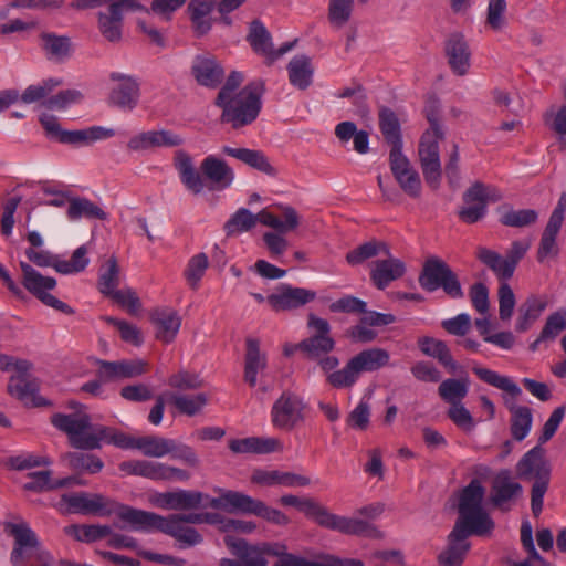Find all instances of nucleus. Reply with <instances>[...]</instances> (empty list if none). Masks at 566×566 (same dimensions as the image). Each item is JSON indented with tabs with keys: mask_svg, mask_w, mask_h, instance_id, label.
Here are the masks:
<instances>
[{
	"mask_svg": "<svg viewBox=\"0 0 566 566\" xmlns=\"http://www.w3.org/2000/svg\"><path fill=\"white\" fill-rule=\"evenodd\" d=\"M229 448L234 453H258L265 454L281 449V442L275 438L250 437L244 439H233L229 442Z\"/></svg>",
	"mask_w": 566,
	"mask_h": 566,
	"instance_id": "e433bc0d",
	"label": "nucleus"
},
{
	"mask_svg": "<svg viewBox=\"0 0 566 566\" xmlns=\"http://www.w3.org/2000/svg\"><path fill=\"white\" fill-rule=\"evenodd\" d=\"M156 328V338L163 343H171L181 326V317L171 308H158L151 314Z\"/></svg>",
	"mask_w": 566,
	"mask_h": 566,
	"instance_id": "473e14b6",
	"label": "nucleus"
},
{
	"mask_svg": "<svg viewBox=\"0 0 566 566\" xmlns=\"http://www.w3.org/2000/svg\"><path fill=\"white\" fill-rule=\"evenodd\" d=\"M419 284L428 292L442 289L449 297L454 300L464 296L458 275L438 256H429L426 260L419 275Z\"/></svg>",
	"mask_w": 566,
	"mask_h": 566,
	"instance_id": "1a4fd4ad",
	"label": "nucleus"
},
{
	"mask_svg": "<svg viewBox=\"0 0 566 566\" xmlns=\"http://www.w3.org/2000/svg\"><path fill=\"white\" fill-rule=\"evenodd\" d=\"M174 167L181 184L195 196L201 195L206 188V180L210 190L222 191L228 189L234 180L233 169L214 155L207 156L200 165L202 175L197 170L191 156L185 150H177L174 155Z\"/></svg>",
	"mask_w": 566,
	"mask_h": 566,
	"instance_id": "f03ea898",
	"label": "nucleus"
},
{
	"mask_svg": "<svg viewBox=\"0 0 566 566\" xmlns=\"http://www.w3.org/2000/svg\"><path fill=\"white\" fill-rule=\"evenodd\" d=\"M56 286V280L51 276H44L38 273V300L44 305L66 315L74 314V310L63 301L51 294Z\"/></svg>",
	"mask_w": 566,
	"mask_h": 566,
	"instance_id": "3c124183",
	"label": "nucleus"
},
{
	"mask_svg": "<svg viewBox=\"0 0 566 566\" xmlns=\"http://www.w3.org/2000/svg\"><path fill=\"white\" fill-rule=\"evenodd\" d=\"M446 54L451 70L457 75H464L470 69L471 52L464 36L451 34L446 43Z\"/></svg>",
	"mask_w": 566,
	"mask_h": 566,
	"instance_id": "cd10ccee",
	"label": "nucleus"
},
{
	"mask_svg": "<svg viewBox=\"0 0 566 566\" xmlns=\"http://www.w3.org/2000/svg\"><path fill=\"white\" fill-rule=\"evenodd\" d=\"M316 523L321 526L348 535L368 537H375L378 535V531L373 524L360 518L333 514L328 512L324 506L322 507Z\"/></svg>",
	"mask_w": 566,
	"mask_h": 566,
	"instance_id": "a211bd4d",
	"label": "nucleus"
},
{
	"mask_svg": "<svg viewBox=\"0 0 566 566\" xmlns=\"http://www.w3.org/2000/svg\"><path fill=\"white\" fill-rule=\"evenodd\" d=\"M251 481L253 483L265 485V486H274L281 485L285 488H295V486H306L311 483L307 476L280 471V470H255L252 473Z\"/></svg>",
	"mask_w": 566,
	"mask_h": 566,
	"instance_id": "c85d7f7f",
	"label": "nucleus"
},
{
	"mask_svg": "<svg viewBox=\"0 0 566 566\" xmlns=\"http://www.w3.org/2000/svg\"><path fill=\"white\" fill-rule=\"evenodd\" d=\"M384 259L376 260L370 272V279L375 286L385 290L392 281L400 279L405 272V263L392 256L388 249V254H381Z\"/></svg>",
	"mask_w": 566,
	"mask_h": 566,
	"instance_id": "b1692460",
	"label": "nucleus"
},
{
	"mask_svg": "<svg viewBox=\"0 0 566 566\" xmlns=\"http://www.w3.org/2000/svg\"><path fill=\"white\" fill-rule=\"evenodd\" d=\"M63 84L60 77H48L38 85V106L51 111H64L82 101L83 95L77 90H64L53 94Z\"/></svg>",
	"mask_w": 566,
	"mask_h": 566,
	"instance_id": "4468645a",
	"label": "nucleus"
},
{
	"mask_svg": "<svg viewBox=\"0 0 566 566\" xmlns=\"http://www.w3.org/2000/svg\"><path fill=\"white\" fill-rule=\"evenodd\" d=\"M60 512L64 514H82L95 516L117 515L120 505L114 500L99 493L77 492L62 495L56 504Z\"/></svg>",
	"mask_w": 566,
	"mask_h": 566,
	"instance_id": "6e6552de",
	"label": "nucleus"
},
{
	"mask_svg": "<svg viewBox=\"0 0 566 566\" xmlns=\"http://www.w3.org/2000/svg\"><path fill=\"white\" fill-rule=\"evenodd\" d=\"M548 305L545 295H530L518 308L515 329L526 332L541 317Z\"/></svg>",
	"mask_w": 566,
	"mask_h": 566,
	"instance_id": "f704fd0d",
	"label": "nucleus"
},
{
	"mask_svg": "<svg viewBox=\"0 0 566 566\" xmlns=\"http://www.w3.org/2000/svg\"><path fill=\"white\" fill-rule=\"evenodd\" d=\"M88 249L86 245L78 247L71 255L70 260H61L57 264V272L64 275L83 272L88 263Z\"/></svg>",
	"mask_w": 566,
	"mask_h": 566,
	"instance_id": "69168bd1",
	"label": "nucleus"
},
{
	"mask_svg": "<svg viewBox=\"0 0 566 566\" xmlns=\"http://www.w3.org/2000/svg\"><path fill=\"white\" fill-rule=\"evenodd\" d=\"M388 254V245L385 242L371 240L358 245L346 254V261L350 265H358L374 256Z\"/></svg>",
	"mask_w": 566,
	"mask_h": 566,
	"instance_id": "4d7b16f0",
	"label": "nucleus"
},
{
	"mask_svg": "<svg viewBox=\"0 0 566 566\" xmlns=\"http://www.w3.org/2000/svg\"><path fill=\"white\" fill-rule=\"evenodd\" d=\"M280 503L284 506H293L300 512L304 513L307 517L317 522L322 505L310 497H298L293 494H286L280 497Z\"/></svg>",
	"mask_w": 566,
	"mask_h": 566,
	"instance_id": "338daca9",
	"label": "nucleus"
},
{
	"mask_svg": "<svg viewBox=\"0 0 566 566\" xmlns=\"http://www.w3.org/2000/svg\"><path fill=\"white\" fill-rule=\"evenodd\" d=\"M511 412V434L514 440H524L533 424L532 409L526 406H517L515 403H507Z\"/></svg>",
	"mask_w": 566,
	"mask_h": 566,
	"instance_id": "49530a36",
	"label": "nucleus"
},
{
	"mask_svg": "<svg viewBox=\"0 0 566 566\" xmlns=\"http://www.w3.org/2000/svg\"><path fill=\"white\" fill-rule=\"evenodd\" d=\"M247 41L254 53L263 56L266 62L269 61L273 49L272 36L261 21L251 22Z\"/></svg>",
	"mask_w": 566,
	"mask_h": 566,
	"instance_id": "8fccbe9b",
	"label": "nucleus"
},
{
	"mask_svg": "<svg viewBox=\"0 0 566 566\" xmlns=\"http://www.w3.org/2000/svg\"><path fill=\"white\" fill-rule=\"evenodd\" d=\"M39 39L41 51L49 62L63 64L71 57L73 52L71 38L53 32H42Z\"/></svg>",
	"mask_w": 566,
	"mask_h": 566,
	"instance_id": "a878e982",
	"label": "nucleus"
},
{
	"mask_svg": "<svg viewBox=\"0 0 566 566\" xmlns=\"http://www.w3.org/2000/svg\"><path fill=\"white\" fill-rule=\"evenodd\" d=\"M274 207L280 210L284 218V221H282L277 216H275L270 210L263 209L258 214H255L256 222L259 221L263 226L273 228L279 232L293 231L300 226V216L292 206L279 203L275 205Z\"/></svg>",
	"mask_w": 566,
	"mask_h": 566,
	"instance_id": "7c9ffc66",
	"label": "nucleus"
},
{
	"mask_svg": "<svg viewBox=\"0 0 566 566\" xmlns=\"http://www.w3.org/2000/svg\"><path fill=\"white\" fill-rule=\"evenodd\" d=\"M98 30L109 42H118L122 39L123 14L117 10V6L109 3L106 11H99L97 14Z\"/></svg>",
	"mask_w": 566,
	"mask_h": 566,
	"instance_id": "58836bf2",
	"label": "nucleus"
},
{
	"mask_svg": "<svg viewBox=\"0 0 566 566\" xmlns=\"http://www.w3.org/2000/svg\"><path fill=\"white\" fill-rule=\"evenodd\" d=\"M224 544L235 557L241 558L243 566H268L266 556H271L270 551L274 546V543L251 545L245 539L230 535L224 537Z\"/></svg>",
	"mask_w": 566,
	"mask_h": 566,
	"instance_id": "412c9836",
	"label": "nucleus"
},
{
	"mask_svg": "<svg viewBox=\"0 0 566 566\" xmlns=\"http://www.w3.org/2000/svg\"><path fill=\"white\" fill-rule=\"evenodd\" d=\"M335 136L345 145L350 139L354 143V149L359 154H366L369 150V135L366 130H358L354 122H342L335 127Z\"/></svg>",
	"mask_w": 566,
	"mask_h": 566,
	"instance_id": "de8ad7c7",
	"label": "nucleus"
},
{
	"mask_svg": "<svg viewBox=\"0 0 566 566\" xmlns=\"http://www.w3.org/2000/svg\"><path fill=\"white\" fill-rule=\"evenodd\" d=\"M66 202H69L66 214L72 221L80 220L81 218L106 219V213L97 205L86 198H71Z\"/></svg>",
	"mask_w": 566,
	"mask_h": 566,
	"instance_id": "5fc2aeb1",
	"label": "nucleus"
},
{
	"mask_svg": "<svg viewBox=\"0 0 566 566\" xmlns=\"http://www.w3.org/2000/svg\"><path fill=\"white\" fill-rule=\"evenodd\" d=\"M184 144V138L172 130L159 129L139 133L133 136L127 147L134 151L147 150L160 147H178Z\"/></svg>",
	"mask_w": 566,
	"mask_h": 566,
	"instance_id": "4be33fe9",
	"label": "nucleus"
},
{
	"mask_svg": "<svg viewBox=\"0 0 566 566\" xmlns=\"http://www.w3.org/2000/svg\"><path fill=\"white\" fill-rule=\"evenodd\" d=\"M245 345L244 380L254 387L258 382V374L266 368V355L261 353L260 342L256 338L248 337Z\"/></svg>",
	"mask_w": 566,
	"mask_h": 566,
	"instance_id": "c9c22d12",
	"label": "nucleus"
},
{
	"mask_svg": "<svg viewBox=\"0 0 566 566\" xmlns=\"http://www.w3.org/2000/svg\"><path fill=\"white\" fill-rule=\"evenodd\" d=\"M167 467L168 464L149 460H130L119 463L122 472L154 481H168Z\"/></svg>",
	"mask_w": 566,
	"mask_h": 566,
	"instance_id": "72a5a7b5",
	"label": "nucleus"
},
{
	"mask_svg": "<svg viewBox=\"0 0 566 566\" xmlns=\"http://www.w3.org/2000/svg\"><path fill=\"white\" fill-rule=\"evenodd\" d=\"M476 258L490 268L500 280L506 281L514 274L515 265L513 262L507 256L503 258L493 250L480 247L476 251Z\"/></svg>",
	"mask_w": 566,
	"mask_h": 566,
	"instance_id": "a19ab883",
	"label": "nucleus"
},
{
	"mask_svg": "<svg viewBox=\"0 0 566 566\" xmlns=\"http://www.w3.org/2000/svg\"><path fill=\"white\" fill-rule=\"evenodd\" d=\"M119 266L114 256L108 259L99 269L98 290L102 294L109 296L119 285Z\"/></svg>",
	"mask_w": 566,
	"mask_h": 566,
	"instance_id": "13d9d810",
	"label": "nucleus"
},
{
	"mask_svg": "<svg viewBox=\"0 0 566 566\" xmlns=\"http://www.w3.org/2000/svg\"><path fill=\"white\" fill-rule=\"evenodd\" d=\"M271 556L277 557L273 566H323L321 562L307 560L303 557L286 552L285 545L274 543L271 548Z\"/></svg>",
	"mask_w": 566,
	"mask_h": 566,
	"instance_id": "774afa93",
	"label": "nucleus"
},
{
	"mask_svg": "<svg viewBox=\"0 0 566 566\" xmlns=\"http://www.w3.org/2000/svg\"><path fill=\"white\" fill-rule=\"evenodd\" d=\"M109 78L112 82L109 104L122 111H133L137 106L140 96L137 80L118 72H113Z\"/></svg>",
	"mask_w": 566,
	"mask_h": 566,
	"instance_id": "dca6fc26",
	"label": "nucleus"
},
{
	"mask_svg": "<svg viewBox=\"0 0 566 566\" xmlns=\"http://www.w3.org/2000/svg\"><path fill=\"white\" fill-rule=\"evenodd\" d=\"M97 376L103 381L134 378L146 371V363L140 359L106 361L97 360Z\"/></svg>",
	"mask_w": 566,
	"mask_h": 566,
	"instance_id": "5701e85b",
	"label": "nucleus"
},
{
	"mask_svg": "<svg viewBox=\"0 0 566 566\" xmlns=\"http://www.w3.org/2000/svg\"><path fill=\"white\" fill-rule=\"evenodd\" d=\"M222 153L268 176L274 177L277 175L276 168L272 166L269 158L261 150L223 146Z\"/></svg>",
	"mask_w": 566,
	"mask_h": 566,
	"instance_id": "c756f323",
	"label": "nucleus"
},
{
	"mask_svg": "<svg viewBox=\"0 0 566 566\" xmlns=\"http://www.w3.org/2000/svg\"><path fill=\"white\" fill-rule=\"evenodd\" d=\"M500 198L493 188L475 181L463 193V207L459 211V217L465 223H475L486 214L489 200L497 201Z\"/></svg>",
	"mask_w": 566,
	"mask_h": 566,
	"instance_id": "9b49d317",
	"label": "nucleus"
},
{
	"mask_svg": "<svg viewBox=\"0 0 566 566\" xmlns=\"http://www.w3.org/2000/svg\"><path fill=\"white\" fill-rule=\"evenodd\" d=\"M443 134L424 132L419 143V158L426 182L432 189H438L441 182V161L439 142Z\"/></svg>",
	"mask_w": 566,
	"mask_h": 566,
	"instance_id": "9d476101",
	"label": "nucleus"
},
{
	"mask_svg": "<svg viewBox=\"0 0 566 566\" xmlns=\"http://www.w3.org/2000/svg\"><path fill=\"white\" fill-rule=\"evenodd\" d=\"M303 400L289 391L276 399L271 409V422L280 430L291 431L304 420Z\"/></svg>",
	"mask_w": 566,
	"mask_h": 566,
	"instance_id": "f8f14e48",
	"label": "nucleus"
},
{
	"mask_svg": "<svg viewBox=\"0 0 566 566\" xmlns=\"http://www.w3.org/2000/svg\"><path fill=\"white\" fill-rule=\"evenodd\" d=\"M51 423L66 433L71 446L80 450H95L102 442L122 449H138L146 457L163 458L175 450V441L157 436L134 439L125 433L102 424H93L86 412L71 415L55 413Z\"/></svg>",
	"mask_w": 566,
	"mask_h": 566,
	"instance_id": "f257e3e1",
	"label": "nucleus"
},
{
	"mask_svg": "<svg viewBox=\"0 0 566 566\" xmlns=\"http://www.w3.org/2000/svg\"><path fill=\"white\" fill-rule=\"evenodd\" d=\"M209 506L229 513L252 514L279 526H285L290 523V518L282 511L237 491H223L219 497L210 499Z\"/></svg>",
	"mask_w": 566,
	"mask_h": 566,
	"instance_id": "0eeeda50",
	"label": "nucleus"
},
{
	"mask_svg": "<svg viewBox=\"0 0 566 566\" xmlns=\"http://www.w3.org/2000/svg\"><path fill=\"white\" fill-rule=\"evenodd\" d=\"M473 373L482 381L510 394L512 397H517L522 394L521 388L507 376L500 375L494 370L482 367L473 368Z\"/></svg>",
	"mask_w": 566,
	"mask_h": 566,
	"instance_id": "6e6d98bb",
	"label": "nucleus"
},
{
	"mask_svg": "<svg viewBox=\"0 0 566 566\" xmlns=\"http://www.w3.org/2000/svg\"><path fill=\"white\" fill-rule=\"evenodd\" d=\"M263 86L261 83H250L235 95L223 103H216L222 108L221 120L233 128H240L254 122L261 111Z\"/></svg>",
	"mask_w": 566,
	"mask_h": 566,
	"instance_id": "423d86ee",
	"label": "nucleus"
},
{
	"mask_svg": "<svg viewBox=\"0 0 566 566\" xmlns=\"http://www.w3.org/2000/svg\"><path fill=\"white\" fill-rule=\"evenodd\" d=\"M4 531L14 538V547L11 553V562L14 566H22L24 563V551L33 546V533L27 523L6 522Z\"/></svg>",
	"mask_w": 566,
	"mask_h": 566,
	"instance_id": "2f4dec72",
	"label": "nucleus"
},
{
	"mask_svg": "<svg viewBox=\"0 0 566 566\" xmlns=\"http://www.w3.org/2000/svg\"><path fill=\"white\" fill-rule=\"evenodd\" d=\"M551 463L545 457V450L535 446L527 451L516 464L520 479L534 481L531 491V507L535 516L543 510L544 495L551 480Z\"/></svg>",
	"mask_w": 566,
	"mask_h": 566,
	"instance_id": "20e7f679",
	"label": "nucleus"
},
{
	"mask_svg": "<svg viewBox=\"0 0 566 566\" xmlns=\"http://www.w3.org/2000/svg\"><path fill=\"white\" fill-rule=\"evenodd\" d=\"M167 401L184 415L195 416L199 413L208 403V396L205 392H197L192 395L180 392H167Z\"/></svg>",
	"mask_w": 566,
	"mask_h": 566,
	"instance_id": "a18cd8bd",
	"label": "nucleus"
},
{
	"mask_svg": "<svg viewBox=\"0 0 566 566\" xmlns=\"http://www.w3.org/2000/svg\"><path fill=\"white\" fill-rule=\"evenodd\" d=\"M191 73L206 87H217L224 76L222 66L210 54L197 55L191 64Z\"/></svg>",
	"mask_w": 566,
	"mask_h": 566,
	"instance_id": "bb28decb",
	"label": "nucleus"
},
{
	"mask_svg": "<svg viewBox=\"0 0 566 566\" xmlns=\"http://www.w3.org/2000/svg\"><path fill=\"white\" fill-rule=\"evenodd\" d=\"M471 534L473 532L463 530L460 524H455L449 535L448 547L438 555V562L443 566H461L470 548L467 539Z\"/></svg>",
	"mask_w": 566,
	"mask_h": 566,
	"instance_id": "393cba45",
	"label": "nucleus"
},
{
	"mask_svg": "<svg viewBox=\"0 0 566 566\" xmlns=\"http://www.w3.org/2000/svg\"><path fill=\"white\" fill-rule=\"evenodd\" d=\"M357 367L349 359L342 369L329 373L326 381L334 388L343 389L353 387L359 378Z\"/></svg>",
	"mask_w": 566,
	"mask_h": 566,
	"instance_id": "e2e57ef3",
	"label": "nucleus"
},
{
	"mask_svg": "<svg viewBox=\"0 0 566 566\" xmlns=\"http://www.w3.org/2000/svg\"><path fill=\"white\" fill-rule=\"evenodd\" d=\"M469 391V381L465 378H449L443 380L438 388L442 400L451 405L462 402Z\"/></svg>",
	"mask_w": 566,
	"mask_h": 566,
	"instance_id": "bf43d9fd",
	"label": "nucleus"
},
{
	"mask_svg": "<svg viewBox=\"0 0 566 566\" xmlns=\"http://www.w3.org/2000/svg\"><path fill=\"white\" fill-rule=\"evenodd\" d=\"M350 359L360 375L361 373L376 371L387 366L390 356L386 349L374 347L361 350Z\"/></svg>",
	"mask_w": 566,
	"mask_h": 566,
	"instance_id": "ea45409f",
	"label": "nucleus"
},
{
	"mask_svg": "<svg viewBox=\"0 0 566 566\" xmlns=\"http://www.w3.org/2000/svg\"><path fill=\"white\" fill-rule=\"evenodd\" d=\"M256 224V217L245 208L238 209L226 222L224 230L228 235L251 230Z\"/></svg>",
	"mask_w": 566,
	"mask_h": 566,
	"instance_id": "0e129e2a",
	"label": "nucleus"
},
{
	"mask_svg": "<svg viewBox=\"0 0 566 566\" xmlns=\"http://www.w3.org/2000/svg\"><path fill=\"white\" fill-rule=\"evenodd\" d=\"M39 120L50 142L73 146L75 130L64 129L57 116L43 113Z\"/></svg>",
	"mask_w": 566,
	"mask_h": 566,
	"instance_id": "864d4df0",
	"label": "nucleus"
},
{
	"mask_svg": "<svg viewBox=\"0 0 566 566\" xmlns=\"http://www.w3.org/2000/svg\"><path fill=\"white\" fill-rule=\"evenodd\" d=\"M65 532L76 541L92 543L111 535V526L99 524L70 525L65 528Z\"/></svg>",
	"mask_w": 566,
	"mask_h": 566,
	"instance_id": "052dcab7",
	"label": "nucleus"
},
{
	"mask_svg": "<svg viewBox=\"0 0 566 566\" xmlns=\"http://www.w3.org/2000/svg\"><path fill=\"white\" fill-rule=\"evenodd\" d=\"M389 165L402 191L411 198H418L421 195V179L402 150L389 153Z\"/></svg>",
	"mask_w": 566,
	"mask_h": 566,
	"instance_id": "f3484780",
	"label": "nucleus"
},
{
	"mask_svg": "<svg viewBox=\"0 0 566 566\" xmlns=\"http://www.w3.org/2000/svg\"><path fill=\"white\" fill-rule=\"evenodd\" d=\"M209 496L199 491L178 489L169 492H155L148 497L149 503L158 509L188 511L201 507Z\"/></svg>",
	"mask_w": 566,
	"mask_h": 566,
	"instance_id": "2eb2a0df",
	"label": "nucleus"
},
{
	"mask_svg": "<svg viewBox=\"0 0 566 566\" xmlns=\"http://www.w3.org/2000/svg\"><path fill=\"white\" fill-rule=\"evenodd\" d=\"M117 516L132 530L160 531L177 539L182 547L195 546L202 542V536L193 527L187 526L180 513L164 517L153 512L124 506L119 509Z\"/></svg>",
	"mask_w": 566,
	"mask_h": 566,
	"instance_id": "7ed1b4c3",
	"label": "nucleus"
},
{
	"mask_svg": "<svg viewBox=\"0 0 566 566\" xmlns=\"http://www.w3.org/2000/svg\"><path fill=\"white\" fill-rule=\"evenodd\" d=\"M485 489L478 479H473L460 493L459 497V518L455 524H460L463 530L473 532L474 535H485L491 533L494 523L489 514L483 510L482 502Z\"/></svg>",
	"mask_w": 566,
	"mask_h": 566,
	"instance_id": "39448f33",
	"label": "nucleus"
},
{
	"mask_svg": "<svg viewBox=\"0 0 566 566\" xmlns=\"http://www.w3.org/2000/svg\"><path fill=\"white\" fill-rule=\"evenodd\" d=\"M15 373L10 377L8 392L25 407H35V384L29 374L32 364L27 360L14 364Z\"/></svg>",
	"mask_w": 566,
	"mask_h": 566,
	"instance_id": "6ab92c4d",
	"label": "nucleus"
},
{
	"mask_svg": "<svg viewBox=\"0 0 566 566\" xmlns=\"http://www.w3.org/2000/svg\"><path fill=\"white\" fill-rule=\"evenodd\" d=\"M521 492V484L514 481L510 471L503 470L497 473L493 481L491 500L494 505L502 506Z\"/></svg>",
	"mask_w": 566,
	"mask_h": 566,
	"instance_id": "4c0bfd02",
	"label": "nucleus"
},
{
	"mask_svg": "<svg viewBox=\"0 0 566 566\" xmlns=\"http://www.w3.org/2000/svg\"><path fill=\"white\" fill-rule=\"evenodd\" d=\"M538 213L534 209H503L500 216V222L503 226L512 228H523L536 222Z\"/></svg>",
	"mask_w": 566,
	"mask_h": 566,
	"instance_id": "680f3d73",
	"label": "nucleus"
},
{
	"mask_svg": "<svg viewBox=\"0 0 566 566\" xmlns=\"http://www.w3.org/2000/svg\"><path fill=\"white\" fill-rule=\"evenodd\" d=\"M217 0H191L188 4L193 29L198 35H203L211 29L210 14L216 7Z\"/></svg>",
	"mask_w": 566,
	"mask_h": 566,
	"instance_id": "79ce46f5",
	"label": "nucleus"
},
{
	"mask_svg": "<svg viewBox=\"0 0 566 566\" xmlns=\"http://www.w3.org/2000/svg\"><path fill=\"white\" fill-rule=\"evenodd\" d=\"M316 292L303 289L292 287L289 284H281L277 290L266 297V302L273 311H291L304 306L314 301Z\"/></svg>",
	"mask_w": 566,
	"mask_h": 566,
	"instance_id": "aec40b11",
	"label": "nucleus"
},
{
	"mask_svg": "<svg viewBox=\"0 0 566 566\" xmlns=\"http://www.w3.org/2000/svg\"><path fill=\"white\" fill-rule=\"evenodd\" d=\"M379 128L385 140L391 146L390 151L402 150L400 123L390 108H382L379 113Z\"/></svg>",
	"mask_w": 566,
	"mask_h": 566,
	"instance_id": "c03bdc74",
	"label": "nucleus"
},
{
	"mask_svg": "<svg viewBox=\"0 0 566 566\" xmlns=\"http://www.w3.org/2000/svg\"><path fill=\"white\" fill-rule=\"evenodd\" d=\"M28 241L30 247L19 253V263L23 274V286L31 294L35 295V271L32 263L35 260V231L29 232Z\"/></svg>",
	"mask_w": 566,
	"mask_h": 566,
	"instance_id": "603ef678",
	"label": "nucleus"
},
{
	"mask_svg": "<svg viewBox=\"0 0 566 566\" xmlns=\"http://www.w3.org/2000/svg\"><path fill=\"white\" fill-rule=\"evenodd\" d=\"M307 326L314 331V334L300 342V350L307 358L314 360L334 350L335 340L331 336V325L326 319L310 314Z\"/></svg>",
	"mask_w": 566,
	"mask_h": 566,
	"instance_id": "ddd939ff",
	"label": "nucleus"
},
{
	"mask_svg": "<svg viewBox=\"0 0 566 566\" xmlns=\"http://www.w3.org/2000/svg\"><path fill=\"white\" fill-rule=\"evenodd\" d=\"M418 344L424 355L438 359L451 373L457 370L458 364L452 358L450 349L444 342L432 337H423L419 339Z\"/></svg>",
	"mask_w": 566,
	"mask_h": 566,
	"instance_id": "09e8293b",
	"label": "nucleus"
},
{
	"mask_svg": "<svg viewBox=\"0 0 566 566\" xmlns=\"http://www.w3.org/2000/svg\"><path fill=\"white\" fill-rule=\"evenodd\" d=\"M287 72L293 86L305 90L312 84L314 69L308 56H294L287 64Z\"/></svg>",
	"mask_w": 566,
	"mask_h": 566,
	"instance_id": "37998d69",
	"label": "nucleus"
}]
</instances>
